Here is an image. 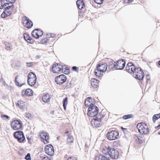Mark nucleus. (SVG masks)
Masks as SVG:
<instances>
[{
  "mask_svg": "<svg viewBox=\"0 0 160 160\" xmlns=\"http://www.w3.org/2000/svg\"><path fill=\"white\" fill-rule=\"evenodd\" d=\"M135 72H134L133 74L135 78L138 80H142L144 76V74L141 69L138 68V71L136 70Z\"/></svg>",
  "mask_w": 160,
  "mask_h": 160,
  "instance_id": "0eeeda50",
  "label": "nucleus"
},
{
  "mask_svg": "<svg viewBox=\"0 0 160 160\" xmlns=\"http://www.w3.org/2000/svg\"><path fill=\"white\" fill-rule=\"evenodd\" d=\"M32 36L36 38L37 37V34H38L37 32V29L34 30L32 33Z\"/></svg>",
  "mask_w": 160,
  "mask_h": 160,
  "instance_id": "4c0bfd02",
  "label": "nucleus"
},
{
  "mask_svg": "<svg viewBox=\"0 0 160 160\" xmlns=\"http://www.w3.org/2000/svg\"><path fill=\"white\" fill-rule=\"evenodd\" d=\"M21 66V64H19L17 66H18V67H20Z\"/></svg>",
  "mask_w": 160,
  "mask_h": 160,
  "instance_id": "338daca9",
  "label": "nucleus"
},
{
  "mask_svg": "<svg viewBox=\"0 0 160 160\" xmlns=\"http://www.w3.org/2000/svg\"><path fill=\"white\" fill-rule=\"evenodd\" d=\"M62 68H63L62 65L56 63L53 65L52 69L53 72L56 73L61 71V69H62Z\"/></svg>",
  "mask_w": 160,
  "mask_h": 160,
  "instance_id": "ddd939ff",
  "label": "nucleus"
},
{
  "mask_svg": "<svg viewBox=\"0 0 160 160\" xmlns=\"http://www.w3.org/2000/svg\"><path fill=\"white\" fill-rule=\"evenodd\" d=\"M50 97L49 94H44L42 97V100L45 102H47L49 101Z\"/></svg>",
  "mask_w": 160,
  "mask_h": 160,
  "instance_id": "4be33fe9",
  "label": "nucleus"
},
{
  "mask_svg": "<svg viewBox=\"0 0 160 160\" xmlns=\"http://www.w3.org/2000/svg\"><path fill=\"white\" fill-rule=\"evenodd\" d=\"M133 0H124V2L126 3H130L132 2Z\"/></svg>",
  "mask_w": 160,
  "mask_h": 160,
  "instance_id": "8fccbe9b",
  "label": "nucleus"
},
{
  "mask_svg": "<svg viewBox=\"0 0 160 160\" xmlns=\"http://www.w3.org/2000/svg\"><path fill=\"white\" fill-rule=\"evenodd\" d=\"M37 29V32L38 33L37 34V38H39L40 37H41L43 35V32L42 30L38 29Z\"/></svg>",
  "mask_w": 160,
  "mask_h": 160,
  "instance_id": "c756f323",
  "label": "nucleus"
},
{
  "mask_svg": "<svg viewBox=\"0 0 160 160\" xmlns=\"http://www.w3.org/2000/svg\"><path fill=\"white\" fill-rule=\"evenodd\" d=\"M4 0H0V9L2 8L3 7H5L7 5L9 4V3H5L3 4L4 2Z\"/></svg>",
  "mask_w": 160,
  "mask_h": 160,
  "instance_id": "c85d7f7f",
  "label": "nucleus"
},
{
  "mask_svg": "<svg viewBox=\"0 0 160 160\" xmlns=\"http://www.w3.org/2000/svg\"><path fill=\"white\" fill-rule=\"evenodd\" d=\"M63 105H67L68 104V98L66 97L65 98L63 101Z\"/></svg>",
  "mask_w": 160,
  "mask_h": 160,
  "instance_id": "c03bdc74",
  "label": "nucleus"
},
{
  "mask_svg": "<svg viewBox=\"0 0 160 160\" xmlns=\"http://www.w3.org/2000/svg\"><path fill=\"white\" fill-rule=\"evenodd\" d=\"M33 62H27V66L29 67H31L33 65Z\"/></svg>",
  "mask_w": 160,
  "mask_h": 160,
  "instance_id": "a18cd8bd",
  "label": "nucleus"
},
{
  "mask_svg": "<svg viewBox=\"0 0 160 160\" xmlns=\"http://www.w3.org/2000/svg\"><path fill=\"white\" fill-rule=\"evenodd\" d=\"M88 115L90 117H94L96 116H98V108L95 105H92L89 107L88 109Z\"/></svg>",
  "mask_w": 160,
  "mask_h": 160,
  "instance_id": "f257e3e1",
  "label": "nucleus"
},
{
  "mask_svg": "<svg viewBox=\"0 0 160 160\" xmlns=\"http://www.w3.org/2000/svg\"><path fill=\"white\" fill-rule=\"evenodd\" d=\"M66 80V77L64 75L61 74L56 77L55 78V82L58 84H61L64 83Z\"/></svg>",
  "mask_w": 160,
  "mask_h": 160,
  "instance_id": "6e6552de",
  "label": "nucleus"
},
{
  "mask_svg": "<svg viewBox=\"0 0 160 160\" xmlns=\"http://www.w3.org/2000/svg\"><path fill=\"white\" fill-rule=\"evenodd\" d=\"M22 95L26 94L27 96H31L33 95V91L32 89L28 88L25 91L24 90H22Z\"/></svg>",
  "mask_w": 160,
  "mask_h": 160,
  "instance_id": "a211bd4d",
  "label": "nucleus"
},
{
  "mask_svg": "<svg viewBox=\"0 0 160 160\" xmlns=\"http://www.w3.org/2000/svg\"><path fill=\"white\" fill-rule=\"evenodd\" d=\"M44 149L45 152L48 155L52 156L54 155V148L52 145L48 144L46 145Z\"/></svg>",
  "mask_w": 160,
  "mask_h": 160,
  "instance_id": "1a4fd4ad",
  "label": "nucleus"
},
{
  "mask_svg": "<svg viewBox=\"0 0 160 160\" xmlns=\"http://www.w3.org/2000/svg\"><path fill=\"white\" fill-rule=\"evenodd\" d=\"M63 108H64V109L65 110H66V106L67 105H63Z\"/></svg>",
  "mask_w": 160,
  "mask_h": 160,
  "instance_id": "bf43d9fd",
  "label": "nucleus"
},
{
  "mask_svg": "<svg viewBox=\"0 0 160 160\" xmlns=\"http://www.w3.org/2000/svg\"><path fill=\"white\" fill-rule=\"evenodd\" d=\"M42 160H49L48 158L47 157H45L42 158Z\"/></svg>",
  "mask_w": 160,
  "mask_h": 160,
  "instance_id": "4d7b16f0",
  "label": "nucleus"
},
{
  "mask_svg": "<svg viewBox=\"0 0 160 160\" xmlns=\"http://www.w3.org/2000/svg\"><path fill=\"white\" fill-rule=\"evenodd\" d=\"M40 136L41 138L43 140L45 143L49 142L48 136L47 133L44 132H41L40 134Z\"/></svg>",
  "mask_w": 160,
  "mask_h": 160,
  "instance_id": "dca6fc26",
  "label": "nucleus"
},
{
  "mask_svg": "<svg viewBox=\"0 0 160 160\" xmlns=\"http://www.w3.org/2000/svg\"><path fill=\"white\" fill-rule=\"evenodd\" d=\"M131 65L132 63H128L127 65L125 68L126 70L128 72L130 73H131L132 72V71L131 70Z\"/></svg>",
  "mask_w": 160,
  "mask_h": 160,
  "instance_id": "a878e982",
  "label": "nucleus"
},
{
  "mask_svg": "<svg viewBox=\"0 0 160 160\" xmlns=\"http://www.w3.org/2000/svg\"><path fill=\"white\" fill-rule=\"evenodd\" d=\"M99 80L95 78H92L91 81V85L93 88H96L99 86Z\"/></svg>",
  "mask_w": 160,
  "mask_h": 160,
  "instance_id": "f3484780",
  "label": "nucleus"
},
{
  "mask_svg": "<svg viewBox=\"0 0 160 160\" xmlns=\"http://www.w3.org/2000/svg\"><path fill=\"white\" fill-rule=\"evenodd\" d=\"M47 35H48V36L50 37V35H49V34H47Z\"/></svg>",
  "mask_w": 160,
  "mask_h": 160,
  "instance_id": "774afa93",
  "label": "nucleus"
},
{
  "mask_svg": "<svg viewBox=\"0 0 160 160\" xmlns=\"http://www.w3.org/2000/svg\"><path fill=\"white\" fill-rule=\"evenodd\" d=\"M30 153H28L26 156L25 159L26 160H29L30 159Z\"/></svg>",
  "mask_w": 160,
  "mask_h": 160,
  "instance_id": "de8ad7c7",
  "label": "nucleus"
},
{
  "mask_svg": "<svg viewBox=\"0 0 160 160\" xmlns=\"http://www.w3.org/2000/svg\"><path fill=\"white\" fill-rule=\"evenodd\" d=\"M78 8L80 10L82 9L85 6V4L82 0H78L76 2Z\"/></svg>",
  "mask_w": 160,
  "mask_h": 160,
  "instance_id": "6ab92c4d",
  "label": "nucleus"
},
{
  "mask_svg": "<svg viewBox=\"0 0 160 160\" xmlns=\"http://www.w3.org/2000/svg\"><path fill=\"white\" fill-rule=\"evenodd\" d=\"M125 62L123 60H120L115 63L116 69L117 70H122L125 66Z\"/></svg>",
  "mask_w": 160,
  "mask_h": 160,
  "instance_id": "f8f14e48",
  "label": "nucleus"
},
{
  "mask_svg": "<svg viewBox=\"0 0 160 160\" xmlns=\"http://www.w3.org/2000/svg\"><path fill=\"white\" fill-rule=\"evenodd\" d=\"M23 20L24 22L23 24L24 26L28 28H30L32 27L33 23L27 17H24L23 18Z\"/></svg>",
  "mask_w": 160,
  "mask_h": 160,
  "instance_id": "9b49d317",
  "label": "nucleus"
},
{
  "mask_svg": "<svg viewBox=\"0 0 160 160\" xmlns=\"http://www.w3.org/2000/svg\"><path fill=\"white\" fill-rule=\"evenodd\" d=\"M62 67L63 68H62V69H61V71L65 74H68L69 72L68 69H67L65 66H62Z\"/></svg>",
  "mask_w": 160,
  "mask_h": 160,
  "instance_id": "72a5a7b5",
  "label": "nucleus"
},
{
  "mask_svg": "<svg viewBox=\"0 0 160 160\" xmlns=\"http://www.w3.org/2000/svg\"><path fill=\"white\" fill-rule=\"evenodd\" d=\"M145 125H147L143 122H141L138 124L137 127L139 132L143 130L144 128H145Z\"/></svg>",
  "mask_w": 160,
  "mask_h": 160,
  "instance_id": "412c9836",
  "label": "nucleus"
},
{
  "mask_svg": "<svg viewBox=\"0 0 160 160\" xmlns=\"http://www.w3.org/2000/svg\"><path fill=\"white\" fill-rule=\"evenodd\" d=\"M110 147L108 148H103L102 151L103 153L105 155H108L109 154V150Z\"/></svg>",
  "mask_w": 160,
  "mask_h": 160,
  "instance_id": "473e14b6",
  "label": "nucleus"
},
{
  "mask_svg": "<svg viewBox=\"0 0 160 160\" xmlns=\"http://www.w3.org/2000/svg\"><path fill=\"white\" fill-rule=\"evenodd\" d=\"M85 147L86 148H87L88 147V145L87 144H86L85 145Z\"/></svg>",
  "mask_w": 160,
  "mask_h": 160,
  "instance_id": "e2e57ef3",
  "label": "nucleus"
},
{
  "mask_svg": "<svg viewBox=\"0 0 160 160\" xmlns=\"http://www.w3.org/2000/svg\"><path fill=\"white\" fill-rule=\"evenodd\" d=\"M97 68L95 70L94 74L97 77H101L103 75L104 72H102L101 70L98 69Z\"/></svg>",
  "mask_w": 160,
  "mask_h": 160,
  "instance_id": "b1692460",
  "label": "nucleus"
},
{
  "mask_svg": "<svg viewBox=\"0 0 160 160\" xmlns=\"http://www.w3.org/2000/svg\"><path fill=\"white\" fill-rule=\"evenodd\" d=\"M160 127V124L158 125L157 126L155 127L156 128H157L158 127Z\"/></svg>",
  "mask_w": 160,
  "mask_h": 160,
  "instance_id": "680f3d73",
  "label": "nucleus"
},
{
  "mask_svg": "<svg viewBox=\"0 0 160 160\" xmlns=\"http://www.w3.org/2000/svg\"><path fill=\"white\" fill-rule=\"evenodd\" d=\"M95 160H101L100 154L96 156Z\"/></svg>",
  "mask_w": 160,
  "mask_h": 160,
  "instance_id": "09e8293b",
  "label": "nucleus"
},
{
  "mask_svg": "<svg viewBox=\"0 0 160 160\" xmlns=\"http://www.w3.org/2000/svg\"><path fill=\"white\" fill-rule=\"evenodd\" d=\"M72 69L75 71H78V68L76 66H73L72 68Z\"/></svg>",
  "mask_w": 160,
  "mask_h": 160,
  "instance_id": "6e6d98bb",
  "label": "nucleus"
},
{
  "mask_svg": "<svg viewBox=\"0 0 160 160\" xmlns=\"http://www.w3.org/2000/svg\"><path fill=\"white\" fill-rule=\"evenodd\" d=\"M68 160H77V158L74 157H71L69 158L68 159Z\"/></svg>",
  "mask_w": 160,
  "mask_h": 160,
  "instance_id": "5fc2aeb1",
  "label": "nucleus"
},
{
  "mask_svg": "<svg viewBox=\"0 0 160 160\" xmlns=\"http://www.w3.org/2000/svg\"><path fill=\"white\" fill-rule=\"evenodd\" d=\"M107 67V64L105 63H100L97 65V68L99 69V70H101L102 72H104L106 71Z\"/></svg>",
  "mask_w": 160,
  "mask_h": 160,
  "instance_id": "2eb2a0df",
  "label": "nucleus"
},
{
  "mask_svg": "<svg viewBox=\"0 0 160 160\" xmlns=\"http://www.w3.org/2000/svg\"><path fill=\"white\" fill-rule=\"evenodd\" d=\"M49 35H50V38H53L55 36V34L53 33H50Z\"/></svg>",
  "mask_w": 160,
  "mask_h": 160,
  "instance_id": "13d9d810",
  "label": "nucleus"
},
{
  "mask_svg": "<svg viewBox=\"0 0 160 160\" xmlns=\"http://www.w3.org/2000/svg\"><path fill=\"white\" fill-rule=\"evenodd\" d=\"M119 133L116 130L111 131L107 134V138L110 140H114L118 138Z\"/></svg>",
  "mask_w": 160,
  "mask_h": 160,
  "instance_id": "39448f33",
  "label": "nucleus"
},
{
  "mask_svg": "<svg viewBox=\"0 0 160 160\" xmlns=\"http://www.w3.org/2000/svg\"><path fill=\"white\" fill-rule=\"evenodd\" d=\"M7 2H9L10 3H13L15 2L16 0H5Z\"/></svg>",
  "mask_w": 160,
  "mask_h": 160,
  "instance_id": "864d4df0",
  "label": "nucleus"
},
{
  "mask_svg": "<svg viewBox=\"0 0 160 160\" xmlns=\"http://www.w3.org/2000/svg\"><path fill=\"white\" fill-rule=\"evenodd\" d=\"M149 132V129L147 125H145V128H144L140 132L141 133H143L144 134H147Z\"/></svg>",
  "mask_w": 160,
  "mask_h": 160,
  "instance_id": "bb28decb",
  "label": "nucleus"
},
{
  "mask_svg": "<svg viewBox=\"0 0 160 160\" xmlns=\"http://www.w3.org/2000/svg\"><path fill=\"white\" fill-rule=\"evenodd\" d=\"M1 118L3 119H4V118H6L8 120H9L10 119V118L8 116L6 115H3L1 116Z\"/></svg>",
  "mask_w": 160,
  "mask_h": 160,
  "instance_id": "49530a36",
  "label": "nucleus"
},
{
  "mask_svg": "<svg viewBox=\"0 0 160 160\" xmlns=\"http://www.w3.org/2000/svg\"><path fill=\"white\" fill-rule=\"evenodd\" d=\"M68 137L67 138V142L68 143L73 142L74 140L73 137L72 136L69 135H68Z\"/></svg>",
  "mask_w": 160,
  "mask_h": 160,
  "instance_id": "cd10ccee",
  "label": "nucleus"
},
{
  "mask_svg": "<svg viewBox=\"0 0 160 160\" xmlns=\"http://www.w3.org/2000/svg\"><path fill=\"white\" fill-rule=\"evenodd\" d=\"M12 128L15 130L20 129L22 127V123L17 120L12 121L11 124Z\"/></svg>",
  "mask_w": 160,
  "mask_h": 160,
  "instance_id": "423d86ee",
  "label": "nucleus"
},
{
  "mask_svg": "<svg viewBox=\"0 0 160 160\" xmlns=\"http://www.w3.org/2000/svg\"><path fill=\"white\" fill-rule=\"evenodd\" d=\"M113 145L116 147H118L120 146V142L119 141H117L114 142Z\"/></svg>",
  "mask_w": 160,
  "mask_h": 160,
  "instance_id": "e433bc0d",
  "label": "nucleus"
},
{
  "mask_svg": "<svg viewBox=\"0 0 160 160\" xmlns=\"http://www.w3.org/2000/svg\"><path fill=\"white\" fill-rule=\"evenodd\" d=\"M159 118H160V113L159 114L154 115L152 118L153 122L155 123L156 120Z\"/></svg>",
  "mask_w": 160,
  "mask_h": 160,
  "instance_id": "7c9ffc66",
  "label": "nucleus"
},
{
  "mask_svg": "<svg viewBox=\"0 0 160 160\" xmlns=\"http://www.w3.org/2000/svg\"><path fill=\"white\" fill-rule=\"evenodd\" d=\"M24 38L25 40L29 43H32L33 42V39L31 38L28 33L24 34Z\"/></svg>",
  "mask_w": 160,
  "mask_h": 160,
  "instance_id": "aec40b11",
  "label": "nucleus"
},
{
  "mask_svg": "<svg viewBox=\"0 0 160 160\" xmlns=\"http://www.w3.org/2000/svg\"><path fill=\"white\" fill-rule=\"evenodd\" d=\"M25 102L22 101H18V106L22 109H24L26 108Z\"/></svg>",
  "mask_w": 160,
  "mask_h": 160,
  "instance_id": "5701e85b",
  "label": "nucleus"
},
{
  "mask_svg": "<svg viewBox=\"0 0 160 160\" xmlns=\"http://www.w3.org/2000/svg\"><path fill=\"white\" fill-rule=\"evenodd\" d=\"M68 133V131H66V132H65V134H67V133Z\"/></svg>",
  "mask_w": 160,
  "mask_h": 160,
  "instance_id": "0e129e2a",
  "label": "nucleus"
},
{
  "mask_svg": "<svg viewBox=\"0 0 160 160\" xmlns=\"http://www.w3.org/2000/svg\"><path fill=\"white\" fill-rule=\"evenodd\" d=\"M103 118L102 115H98V116H96L95 118L93 119V120L91 121V124L93 125L96 127H98L100 126L101 124V120Z\"/></svg>",
  "mask_w": 160,
  "mask_h": 160,
  "instance_id": "20e7f679",
  "label": "nucleus"
},
{
  "mask_svg": "<svg viewBox=\"0 0 160 160\" xmlns=\"http://www.w3.org/2000/svg\"><path fill=\"white\" fill-rule=\"evenodd\" d=\"M131 70L132 71V73H133V74H134V72H136V70L138 71V68H136L135 66L132 63V65L131 66Z\"/></svg>",
  "mask_w": 160,
  "mask_h": 160,
  "instance_id": "f704fd0d",
  "label": "nucleus"
},
{
  "mask_svg": "<svg viewBox=\"0 0 160 160\" xmlns=\"http://www.w3.org/2000/svg\"><path fill=\"white\" fill-rule=\"evenodd\" d=\"M108 155L112 158L116 159L118 157L119 153L117 150L110 148Z\"/></svg>",
  "mask_w": 160,
  "mask_h": 160,
  "instance_id": "9d476101",
  "label": "nucleus"
},
{
  "mask_svg": "<svg viewBox=\"0 0 160 160\" xmlns=\"http://www.w3.org/2000/svg\"><path fill=\"white\" fill-rule=\"evenodd\" d=\"M14 137L20 143L23 142L25 139L24 133L21 131H19L15 132L14 133Z\"/></svg>",
  "mask_w": 160,
  "mask_h": 160,
  "instance_id": "7ed1b4c3",
  "label": "nucleus"
},
{
  "mask_svg": "<svg viewBox=\"0 0 160 160\" xmlns=\"http://www.w3.org/2000/svg\"><path fill=\"white\" fill-rule=\"evenodd\" d=\"M135 139L136 140H137V139H138L139 140V138L137 136L136 137Z\"/></svg>",
  "mask_w": 160,
  "mask_h": 160,
  "instance_id": "052dcab7",
  "label": "nucleus"
},
{
  "mask_svg": "<svg viewBox=\"0 0 160 160\" xmlns=\"http://www.w3.org/2000/svg\"><path fill=\"white\" fill-rule=\"evenodd\" d=\"M10 5L7 6L5 8V9H7V10H12L13 8V5L12 4V3H10Z\"/></svg>",
  "mask_w": 160,
  "mask_h": 160,
  "instance_id": "58836bf2",
  "label": "nucleus"
},
{
  "mask_svg": "<svg viewBox=\"0 0 160 160\" xmlns=\"http://www.w3.org/2000/svg\"><path fill=\"white\" fill-rule=\"evenodd\" d=\"M94 101L93 99L91 98L88 97L87 98L85 101V105L86 107H91L94 105Z\"/></svg>",
  "mask_w": 160,
  "mask_h": 160,
  "instance_id": "4468645a",
  "label": "nucleus"
},
{
  "mask_svg": "<svg viewBox=\"0 0 160 160\" xmlns=\"http://www.w3.org/2000/svg\"><path fill=\"white\" fill-rule=\"evenodd\" d=\"M72 84L71 82H68L67 84L66 88H70Z\"/></svg>",
  "mask_w": 160,
  "mask_h": 160,
  "instance_id": "603ef678",
  "label": "nucleus"
},
{
  "mask_svg": "<svg viewBox=\"0 0 160 160\" xmlns=\"http://www.w3.org/2000/svg\"><path fill=\"white\" fill-rule=\"evenodd\" d=\"M100 156H101V160H108V158L107 157H106L100 154Z\"/></svg>",
  "mask_w": 160,
  "mask_h": 160,
  "instance_id": "37998d69",
  "label": "nucleus"
},
{
  "mask_svg": "<svg viewBox=\"0 0 160 160\" xmlns=\"http://www.w3.org/2000/svg\"><path fill=\"white\" fill-rule=\"evenodd\" d=\"M132 116V115L131 114L125 115L123 116V118L124 119H127L131 118Z\"/></svg>",
  "mask_w": 160,
  "mask_h": 160,
  "instance_id": "ea45409f",
  "label": "nucleus"
},
{
  "mask_svg": "<svg viewBox=\"0 0 160 160\" xmlns=\"http://www.w3.org/2000/svg\"><path fill=\"white\" fill-rule=\"evenodd\" d=\"M6 49L8 50H10L12 49V47L11 46V45H10L9 44H6Z\"/></svg>",
  "mask_w": 160,
  "mask_h": 160,
  "instance_id": "a19ab883",
  "label": "nucleus"
},
{
  "mask_svg": "<svg viewBox=\"0 0 160 160\" xmlns=\"http://www.w3.org/2000/svg\"><path fill=\"white\" fill-rule=\"evenodd\" d=\"M5 9L4 12L6 14V16H10L12 13L11 11L12 10H7V9Z\"/></svg>",
  "mask_w": 160,
  "mask_h": 160,
  "instance_id": "c9c22d12",
  "label": "nucleus"
},
{
  "mask_svg": "<svg viewBox=\"0 0 160 160\" xmlns=\"http://www.w3.org/2000/svg\"><path fill=\"white\" fill-rule=\"evenodd\" d=\"M103 0H94V2L99 4H101L103 3Z\"/></svg>",
  "mask_w": 160,
  "mask_h": 160,
  "instance_id": "79ce46f5",
  "label": "nucleus"
},
{
  "mask_svg": "<svg viewBox=\"0 0 160 160\" xmlns=\"http://www.w3.org/2000/svg\"><path fill=\"white\" fill-rule=\"evenodd\" d=\"M116 62L113 61H111L109 62L108 64V68L110 70L112 69L113 68L116 69Z\"/></svg>",
  "mask_w": 160,
  "mask_h": 160,
  "instance_id": "393cba45",
  "label": "nucleus"
},
{
  "mask_svg": "<svg viewBox=\"0 0 160 160\" xmlns=\"http://www.w3.org/2000/svg\"><path fill=\"white\" fill-rule=\"evenodd\" d=\"M1 17L3 18H5L6 17H7V16H6V14L4 11L3 12L1 15Z\"/></svg>",
  "mask_w": 160,
  "mask_h": 160,
  "instance_id": "3c124183",
  "label": "nucleus"
},
{
  "mask_svg": "<svg viewBox=\"0 0 160 160\" xmlns=\"http://www.w3.org/2000/svg\"><path fill=\"white\" fill-rule=\"evenodd\" d=\"M28 82L29 85L33 86L36 83L37 77L35 74L32 72H30L28 75Z\"/></svg>",
  "mask_w": 160,
  "mask_h": 160,
  "instance_id": "f03ea898",
  "label": "nucleus"
},
{
  "mask_svg": "<svg viewBox=\"0 0 160 160\" xmlns=\"http://www.w3.org/2000/svg\"><path fill=\"white\" fill-rule=\"evenodd\" d=\"M18 75H17L16 77L15 78V84L17 86H19V87H21L24 84V83L23 84H22V83L19 84V82L17 81V79H18Z\"/></svg>",
  "mask_w": 160,
  "mask_h": 160,
  "instance_id": "2f4dec72",
  "label": "nucleus"
},
{
  "mask_svg": "<svg viewBox=\"0 0 160 160\" xmlns=\"http://www.w3.org/2000/svg\"><path fill=\"white\" fill-rule=\"evenodd\" d=\"M158 64L160 66V60L159 61Z\"/></svg>",
  "mask_w": 160,
  "mask_h": 160,
  "instance_id": "69168bd1",
  "label": "nucleus"
}]
</instances>
